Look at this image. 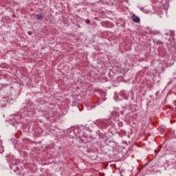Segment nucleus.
Segmentation results:
<instances>
[{
    "label": "nucleus",
    "mask_w": 176,
    "mask_h": 176,
    "mask_svg": "<svg viewBox=\"0 0 176 176\" xmlns=\"http://www.w3.org/2000/svg\"><path fill=\"white\" fill-rule=\"evenodd\" d=\"M132 20L134 23H138L140 21V17L135 16V14H133Z\"/></svg>",
    "instance_id": "obj_2"
},
{
    "label": "nucleus",
    "mask_w": 176,
    "mask_h": 176,
    "mask_svg": "<svg viewBox=\"0 0 176 176\" xmlns=\"http://www.w3.org/2000/svg\"><path fill=\"white\" fill-rule=\"evenodd\" d=\"M36 17L37 20H40V19H42V15L41 14H37L36 15Z\"/></svg>",
    "instance_id": "obj_4"
},
{
    "label": "nucleus",
    "mask_w": 176,
    "mask_h": 176,
    "mask_svg": "<svg viewBox=\"0 0 176 176\" xmlns=\"http://www.w3.org/2000/svg\"><path fill=\"white\" fill-rule=\"evenodd\" d=\"M0 105H1L2 107H3V105H5V104H2V100H0Z\"/></svg>",
    "instance_id": "obj_6"
},
{
    "label": "nucleus",
    "mask_w": 176,
    "mask_h": 176,
    "mask_svg": "<svg viewBox=\"0 0 176 176\" xmlns=\"http://www.w3.org/2000/svg\"><path fill=\"white\" fill-rule=\"evenodd\" d=\"M85 22H86L87 24H90V20H89V19H87L85 21Z\"/></svg>",
    "instance_id": "obj_5"
},
{
    "label": "nucleus",
    "mask_w": 176,
    "mask_h": 176,
    "mask_svg": "<svg viewBox=\"0 0 176 176\" xmlns=\"http://www.w3.org/2000/svg\"><path fill=\"white\" fill-rule=\"evenodd\" d=\"M29 35H31V32H29Z\"/></svg>",
    "instance_id": "obj_7"
},
{
    "label": "nucleus",
    "mask_w": 176,
    "mask_h": 176,
    "mask_svg": "<svg viewBox=\"0 0 176 176\" xmlns=\"http://www.w3.org/2000/svg\"><path fill=\"white\" fill-rule=\"evenodd\" d=\"M94 123L95 124H96V126H98V124H102L103 122L101 120H96V121L94 122Z\"/></svg>",
    "instance_id": "obj_3"
},
{
    "label": "nucleus",
    "mask_w": 176,
    "mask_h": 176,
    "mask_svg": "<svg viewBox=\"0 0 176 176\" xmlns=\"http://www.w3.org/2000/svg\"><path fill=\"white\" fill-rule=\"evenodd\" d=\"M118 153H119V147L116 146L115 147H113V154L118 155Z\"/></svg>",
    "instance_id": "obj_1"
}]
</instances>
